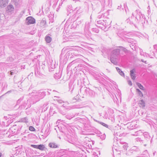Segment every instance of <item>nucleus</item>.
<instances>
[{
    "mask_svg": "<svg viewBox=\"0 0 157 157\" xmlns=\"http://www.w3.org/2000/svg\"><path fill=\"white\" fill-rule=\"evenodd\" d=\"M147 55L148 56H150V55H149V54H147Z\"/></svg>",
    "mask_w": 157,
    "mask_h": 157,
    "instance_id": "obj_50",
    "label": "nucleus"
},
{
    "mask_svg": "<svg viewBox=\"0 0 157 157\" xmlns=\"http://www.w3.org/2000/svg\"><path fill=\"white\" fill-rule=\"evenodd\" d=\"M21 101V99H19L17 101V104L16 105L15 107H17L18 105H19L18 109H24L25 108V104H24L23 103H22V104H21L20 105H19L20 104Z\"/></svg>",
    "mask_w": 157,
    "mask_h": 157,
    "instance_id": "obj_7",
    "label": "nucleus"
},
{
    "mask_svg": "<svg viewBox=\"0 0 157 157\" xmlns=\"http://www.w3.org/2000/svg\"><path fill=\"white\" fill-rule=\"evenodd\" d=\"M60 113L63 115H65L66 114V113L65 112H63L61 110L59 111Z\"/></svg>",
    "mask_w": 157,
    "mask_h": 157,
    "instance_id": "obj_36",
    "label": "nucleus"
},
{
    "mask_svg": "<svg viewBox=\"0 0 157 157\" xmlns=\"http://www.w3.org/2000/svg\"><path fill=\"white\" fill-rule=\"evenodd\" d=\"M31 146L35 148H38V145H33L32 144L31 145Z\"/></svg>",
    "mask_w": 157,
    "mask_h": 157,
    "instance_id": "obj_35",
    "label": "nucleus"
},
{
    "mask_svg": "<svg viewBox=\"0 0 157 157\" xmlns=\"http://www.w3.org/2000/svg\"><path fill=\"white\" fill-rule=\"evenodd\" d=\"M136 85L138 86L140 89L143 90H144V87L141 84L139 83H137Z\"/></svg>",
    "mask_w": 157,
    "mask_h": 157,
    "instance_id": "obj_23",
    "label": "nucleus"
},
{
    "mask_svg": "<svg viewBox=\"0 0 157 157\" xmlns=\"http://www.w3.org/2000/svg\"><path fill=\"white\" fill-rule=\"evenodd\" d=\"M35 19L33 17L29 16L26 18V23L28 25L35 23Z\"/></svg>",
    "mask_w": 157,
    "mask_h": 157,
    "instance_id": "obj_5",
    "label": "nucleus"
},
{
    "mask_svg": "<svg viewBox=\"0 0 157 157\" xmlns=\"http://www.w3.org/2000/svg\"><path fill=\"white\" fill-rule=\"evenodd\" d=\"M105 25H105V24H104V26H103L102 25H97V26L101 29H103L105 28Z\"/></svg>",
    "mask_w": 157,
    "mask_h": 157,
    "instance_id": "obj_30",
    "label": "nucleus"
},
{
    "mask_svg": "<svg viewBox=\"0 0 157 157\" xmlns=\"http://www.w3.org/2000/svg\"><path fill=\"white\" fill-rule=\"evenodd\" d=\"M11 122H11V120H8V123L9 124H10V123H11Z\"/></svg>",
    "mask_w": 157,
    "mask_h": 157,
    "instance_id": "obj_42",
    "label": "nucleus"
},
{
    "mask_svg": "<svg viewBox=\"0 0 157 157\" xmlns=\"http://www.w3.org/2000/svg\"><path fill=\"white\" fill-rule=\"evenodd\" d=\"M6 10L7 12H12L14 10V8L12 5H9L7 6Z\"/></svg>",
    "mask_w": 157,
    "mask_h": 157,
    "instance_id": "obj_9",
    "label": "nucleus"
},
{
    "mask_svg": "<svg viewBox=\"0 0 157 157\" xmlns=\"http://www.w3.org/2000/svg\"><path fill=\"white\" fill-rule=\"evenodd\" d=\"M60 120H58L57 121V122H58L59 121H60Z\"/></svg>",
    "mask_w": 157,
    "mask_h": 157,
    "instance_id": "obj_51",
    "label": "nucleus"
},
{
    "mask_svg": "<svg viewBox=\"0 0 157 157\" xmlns=\"http://www.w3.org/2000/svg\"><path fill=\"white\" fill-rule=\"evenodd\" d=\"M135 71V70L134 69H133L130 71V76L132 79L133 80H135L136 78L135 74L134 73V72Z\"/></svg>",
    "mask_w": 157,
    "mask_h": 157,
    "instance_id": "obj_12",
    "label": "nucleus"
},
{
    "mask_svg": "<svg viewBox=\"0 0 157 157\" xmlns=\"http://www.w3.org/2000/svg\"><path fill=\"white\" fill-rule=\"evenodd\" d=\"M37 147V149H39V150L41 151L44 150L46 148L44 145L43 144L38 145Z\"/></svg>",
    "mask_w": 157,
    "mask_h": 157,
    "instance_id": "obj_16",
    "label": "nucleus"
},
{
    "mask_svg": "<svg viewBox=\"0 0 157 157\" xmlns=\"http://www.w3.org/2000/svg\"><path fill=\"white\" fill-rule=\"evenodd\" d=\"M125 41L126 42H128L131 43V45L134 44H135L136 43V41L133 39H130L129 38H127L125 39Z\"/></svg>",
    "mask_w": 157,
    "mask_h": 157,
    "instance_id": "obj_11",
    "label": "nucleus"
},
{
    "mask_svg": "<svg viewBox=\"0 0 157 157\" xmlns=\"http://www.w3.org/2000/svg\"><path fill=\"white\" fill-rule=\"evenodd\" d=\"M116 69L118 73L122 76H124V74L123 72L121 71L118 67H116Z\"/></svg>",
    "mask_w": 157,
    "mask_h": 157,
    "instance_id": "obj_18",
    "label": "nucleus"
},
{
    "mask_svg": "<svg viewBox=\"0 0 157 157\" xmlns=\"http://www.w3.org/2000/svg\"><path fill=\"white\" fill-rule=\"evenodd\" d=\"M21 121L22 122L25 123H27L28 122V119L26 117L22 118Z\"/></svg>",
    "mask_w": 157,
    "mask_h": 157,
    "instance_id": "obj_25",
    "label": "nucleus"
},
{
    "mask_svg": "<svg viewBox=\"0 0 157 157\" xmlns=\"http://www.w3.org/2000/svg\"><path fill=\"white\" fill-rule=\"evenodd\" d=\"M141 130H140L137 131H136L135 132V133L134 134H131V135L132 136H138L140 134V133L141 132Z\"/></svg>",
    "mask_w": 157,
    "mask_h": 157,
    "instance_id": "obj_22",
    "label": "nucleus"
},
{
    "mask_svg": "<svg viewBox=\"0 0 157 157\" xmlns=\"http://www.w3.org/2000/svg\"><path fill=\"white\" fill-rule=\"evenodd\" d=\"M49 146L52 148H57V145L55 143H50L48 144Z\"/></svg>",
    "mask_w": 157,
    "mask_h": 157,
    "instance_id": "obj_17",
    "label": "nucleus"
},
{
    "mask_svg": "<svg viewBox=\"0 0 157 157\" xmlns=\"http://www.w3.org/2000/svg\"><path fill=\"white\" fill-rule=\"evenodd\" d=\"M126 13H127V11H126Z\"/></svg>",
    "mask_w": 157,
    "mask_h": 157,
    "instance_id": "obj_54",
    "label": "nucleus"
},
{
    "mask_svg": "<svg viewBox=\"0 0 157 157\" xmlns=\"http://www.w3.org/2000/svg\"><path fill=\"white\" fill-rule=\"evenodd\" d=\"M62 106H63V107H65V106H64V105H63Z\"/></svg>",
    "mask_w": 157,
    "mask_h": 157,
    "instance_id": "obj_49",
    "label": "nucleus"
},
{
    "mask_svg": "<svg viewBox=\"0 0 157 157\" xmlns=\"http://www.w3.org/2000/svg\"><path fill=\"white\" fill-rule=\"evenodd\" d=\"M128 84L129 85H130V86L132 85V82L131 81H130V80L128 81Z\"/></svg>",
    "mask_w": 157,
    "mask_h": 157,
    "instance_id": "obj_40",
    "label": "nucleus"
},
{
    "mask_svg": "<svg viewBox=\"0 0 157 157\" xmlns=\"http://www.w3.org/2000/svg\"><path fill=\"white\" fill-rule=\"evenodd\" d=\"M92 31L93 32L95 33H98L99 32V30L97 28H93L92 29Z\"/></svg>",
    "mask_w": 157,
    "mask_h": 157,
    "instance_id": "obj_28",
    "label": "nucleus"
},
{
    "mask_svg": "<svg viewBox=\"0 0 157 157\" xmlns=\"http://www.w3.org/2000/svg\"><path fill=\"white\" fill-rule=\"evenodd\" d=\"M134 44L131 45V44L130 45V46L132 48L133 50L135 49V46L133 45Z\"/></svg>",
    "mask_w": 157,
    "mask_h": 157,
    "instance_id": "obj_34",
    "label": "nucleus"
},
{
    "mask_svg": "<svg viewBox=\"0 0 157 157\" xmlns=\"http://www.w3.org/2000/svg\"><path fill=\"white\" fill-rule=\"evenodd\" d=\"M74 117V115L70 116V115H68L66 116L65 117L67 119L70 120L73 117Z\"/></svg>",
    "mask_w": 157,
    "mask_h": 157,
    "instance_id": "obj_26",
    "label": "nucleus"
},
{
    "mask_svg": "<svg viewBox=\"0 0 157 157\" xmlns=\"http://www.w3.org/2000/svg\"><path fill=\"white\" fill-rule=\"evenodd\" d=\"M121 8V6H118L117 7V9H120Z\"/></svg>",
    "mask_w": 157,
    "mask_h": 157,
    "instance_id": "obj_45",
    "label": "nucleus"
},
{
    "mask_svg": "<svg viewBox=\"0 0 157 157\" xmlns=\"http://www.w3.org/2000/svg\"><path fill=\"white\" fill-rule=\"evenodd\" d=\"M81 90H82V88H81V89H80V91H81Z\"/></svg>",
    "mask_w": 157,
    "mask_h": 157,
    "instance_id": "obj_53",
    "label": "nucleus"
},
{
    "mask_svg": "<svg viewBox=\"0 0 157 157\" xmlns=\"http://www.w3.org/2000/svg\"><path fill=\"white\" fill-rule=\"evenodd\" d=\"M73 107H74V108H82L81 107H80L79 106L77 105H74L73 106Z\"/></svg>",
    "mask_w": 157,
    "mask_h": 157,
    "instance_id": "obj_38",
    "label": "nucleus"
},
{
    "mask_svg": "<svg viewBox=\"0 0 157 157\" xmlns=\"http://www.w3.org/2000/svg\"><path fill=\"white\" fill-rule=\"evenodd\" d=\"M49 35H47L45 38V39L46 43H50L52 40V38L49 36Z\"/></svg>",
    "mask_w": 157,
    "mask_h": 157,
    "instance_id": "obj_13",
    "label": "nucleus"
},
{
    "mask_svg": "<svg viewBox=\"0 0 157 157\" xmlns=\"http://www.w3.org/2000/svg\"><path fill=\"white\" fill-rule=\"evenodd\" d=\"M8 74H9L11 75H14L15 73H16L15 72V71H11L10 72H8Z\"/></svg>",
    "mask_w": 157,
    "mask_h": 157,
    "instance_id": "obj_32",
    "label": "nucleus"
},
{
    "mask_svg": "<svg viewBox=\"0 0 157 157\" xmlns=\"http://www.w3.org/2000/svg\"><path fill=\"white\" fill-rule=\"evenodd\" d=\"M102 16L103 17H104V15H102L101 16H100V15H99V16H98V17L99 18H101V17Z\"/></svg>",
    "mask_w": 157,
    "mask_h": 157,
    "instance_id": "obj_43",
    "label": "nucleus"
},
{
    "mask_svg": "<svg viewBox=\"0 0 157 157\" xmlns=\"http://www.w3.org/2000/svg\"><path fill=\"white\" fill-rule=\"evenodd\" d=\"M120 48H121V49L123 50V51H124L125 53H127L128 52V50L127 49L123 47H120Z\"/></svg>",
    "mask_w": 157,
    "mask_h": 157,
    "instance_id": "obj_29",
    "label": "nucleus"
},
{
    "mask_svg": "<svg viewBox=\"0 0 157 157\" xmlns=\"http://www.w3.org/2000/svg\"><path fill=\"white\" fill-rule=\"evenodd\" d=\"M13 2L16 5H17L19 3H20V0H13Z\"/></svg>",
    "mask_w": 157,
    "mask_h": 157,
    "instance_id": "obj_27",
    "label": "nucleus"
},
{
    "mask_svg": "<svg viewBox=\"0 0 157 157\" xmlns=\"http://www.w3.org/2000/svg\"><path fill=\"white\" fill-rule=\"evenodd\" d=\"M90 23L89 22H86L85 24V26L84 29V32L85 34H87L89 35L90 33L89 32V29L90 28Z\"/></svg>",
    "mask_w": 157,
    "mask_h": 157,
    "instance_id": "obj_6",
    "label": "nucleus"
},
{
    "mask_svg": "<svg viewBox=\"0 0 157 157\" xmlns=\"http://www.w3.org/2000/svg\"><path fill=\"white\" fill-rule=\"evenodd\" d=\"M139 105L140 107L144 108L145 106V102L143 100H141L140 101Z\"/></svg>",
    "mask_w": 157,
    "mask_h": 157,
    "instance_id": "obj_20",
    "label": "nucleus"
},
{
    "mask_svg": "<svg viewBox=\"0 0 157 157\" xmlns=\"http://www.w3.org/2000/svg\"><path fill=\"white\" fill-rule=\"evenodd\" d=\"M136 91L137 92H138V94H139V95L140 97H143V94L140 91V90L138 89H136Z\"/></svg>",
    "mask_w": 157,
    "mask_h": 157,
    "instance_id": "obj_24",
    "label": "nucleus"
},
{
    "mask_svg": "<svg viewBox=\"0 0 157 157\" xmlns=\"http://www.w3.org/2000/svg\"><path fill=\"white\" fill-rule=\"evenodd\" d=\"M2 155V153L0 152V157H1Z\"/></svg>",
    "mask_w": 157,
    "mask_h": 157,
    "instance_id": "obj_48",
    "label": "nucleus"
},
{
    "mask_svg": "<svg viewBox=\"0 0 157 157\" xmlns=\"http://www.w3.org/2000/svg\"><path fill=\"white\" fill-rule=\"evenodd\" d=\"M145 16L141 13L139 10H136L132 13V16L127 19L125 22L130 25H135L139 22L143 24L144 23H145Z\"/></svg>",
    "mask_w": 157,
    "mask_h": 157,
    "instance_id": "obj_1",
    "label": "nucleus"
},
{
    "mask_svg": "<svg viewBox=\"0 0 157 157\" xmlns=\"http://www.w3.org/2000/svg\"><path fill=\"white\" fill-rule=\"evenodd\" d=\"M73 62H74V61H72V62H71V63H70L68 64V66H70V65H71V63H72Z\"/></svg>",
    "mask_w": 157,
    "mask_h": 157,
    "instance_id": "obj_46",
    "label": "nucleus"
},
{
    "mask_svg": "<svg viewBox=\"0 0 157 157\" xmlns=\"http://www.w3.org/2000/svg\"><path fill=\"white\" fill-rule=\"evenodd\" d=\"M57 101L59 103H62L63 102V101L61 100H57Z\"/></svg>",
    "mask_w": 157,
    "mask_h": 157,
    "instance_id": "obj_39",
    "label": "nucleus"
},
{
    "mask_svg": "<svg viewBox=\"0 0 157 157\" xmlns=\"http://www.w3.org/2000/svg\"><path fill=\"white\" fill-rule=\"evenodd\" d=\"M31 94L33 98H35L36 102L43 99L46 95V92L41 90L33 92Z\"/></svg>",
    "mask_w": 157,
    "mask_h": 157,
    "instance_id": "obj_2",
    "label": "nucleus"
},
{
    "mask_svg": "<svg viewBox=\"0 0 157 157\" xmlns=\"http://www.w3.org/2000/svg\"><path fill=\"white\" fill-rule=\"evenodd\" d=\"M43 106L44 107L45 106V104Z\"/></svg>",
    "mask_w": 157,
    "mask_h": 157,
    "instance_id": "obj_52",
    "label": "nucleus"
},
{
    "mask_svg": "<svg viewBox=\"0 0 157 157\" xmlns=\"http://www.w3.org/2000/svg\"><path fill=\"white\" fill-rule=\"evenodd\" d=\"M144 136L145 140L147 141H149L151 137L147 132H145L144 133Z\"/></svg>",
    "mask_w": 157,
    "mask_h": 157,
    "instance_id": "obj_14",
    "label": "nucleus"
},
{
    "mask_svg": "<svg viewBox=\"0 0 157 157\" xmlns=\"http://www.w3.org/2000/svg\"><path fill=\"white\" fill-rule=\"evenodd\" d=\"M104 24L106 25L104 21H97V25H102L103 26L104 25Z\"/></svg>",
    "mask_w": 157,
    "mask_h": 157,
    "instance_id": "obj_21",
    "label": "nucleus"
},
{
    "mask_svg": "<svg viewBox=\"0 0 157 157\" xmlns=\"http://www.w3.org/2000/svg\"><path fill=\"white\" fill-rule=\"evenodd\" d=\"M117 58H112V57H110V60L111 62L114 64H116L117 63L116 60Z\"/></svg>",
    "mask_w": 157,
    "mask_h": 157,
    "instance_id": "obj_19",
    "label": "nucleus"
},
{
    "mask_svg": "<svg viewBox=\"0 0 157 157\" xmlns=\"http://www.w3.org/2000/svg\"><path fill=\"white\" fill-rule=\"evenodd\" d=\"M85 91L86 94H89L91 96H94L95 95V92L93 90L90 89H87L86 88L84 87Z\"/></svg>",
    "mask_w": 157,
    "mask_h": 157,
    "instance_id": "obj_8",
    "label": "nucleus"
},
{
    "mask_svg": "<svg viewBox=\"0 0 157 157\" xmlns=\"http://www.w3.org/2000/svg\"><path fill=\"white\" fill-rule=\"evenodd\" d=\"M29 130L30 131H33L35 130V129L33 127L30 126L29 127Z\"/></svg>",
    "mask_w": 157,
    "mask_h": 157,
    "instance_id": "obj_33",
    "label": "nucleus"
},
{
    "mask_svg": "<svg viewBox=\"0 0 157 157\" xmlns=\"http://www.w3.org/2000/svg\"><path fill=\"white\" fill-rule=\"evenodd\" d=\"M128 147V145L127 144H125L123 145V148L124 149L127 150V148Z\"/></svg>",
    "mask_w": 157,
    "mask_h": 157,
    "instance_id": "obj_37",
    "label": "nucleus"
},
{
    "mask_svg": "<svg viewBox=\"0 0 157 157\" xmlns=\"http://www.w3.org/2000/svg\"><path fill=\"white\" fill-rule=\"evenodd\" d=\"M46 21L44 19H43L40 22V25L41 27H45V25L46 24Z\"/></svg>",
    "mask_w": 157,
    "mask_h": 157,
    "instance_id": "obj_15",
    "label": "nucleus"
},
{
    "mask_svg": "<svg viewBox=\"0 0 157 157\" xmlns=\"http://www.w3.org/2000/svg\"><path fill=\"white\" fill-rule=\"evenodd\" d=\"M19 132V128L16 125H14L10 128L8 131V132L10 133V135H11V136L18 133Z\"/></svg>",
    "mask_w": 157,
    "mask_h": 157,
    "instance_id": "obj_3",
    "label": "nucleus"
},
{
    "mask_svg": "<svg viewBox=\"0 0 157 157\" xmlns=\"http://www.w3.org/2000/svg\"><path fill=\"white\" fill-rule=\"evenodd\" d=\"M141 61H142V62H144L145 63H147V61H144L143 59H141Z\"/></svg>",
    "mask_w": 157,
    "mask_h": 157,
    "instance_id": "obj_41",
    "label": "nucleus"
},
{
    "mask_svg": "<svg viewBox=\"0 0 157 157\" xmlns=\"http://www.w3.org/2000/svg\"><path fill=\"white\" fill-rule=\"evenodd\" d=\"M100 124L102 125L103 126L105 127L108 128V125L102 122H101L100 123Z\"/></svg>",
    "mask_w": 157,
    "mask_h": 157,
    "instance_id": "obj_31",
    "label": "nucleus"
},
{
    "mask_svg": "<svg viewBox=\"0 0 157 157\" xmlns=\"http://www.w3.org/2000/svg\"><path fill=\"white\" fill-rule=\"evenodd\" d=\"M8 3V0H0V7H5Z\"/></svg>",
    "mask_w": 157,
    "mask_h": 157,
    "instance_id": "obj_10",
    "label": "nucleus"
},
{
    "mask_svg": "<svg viewBox=\"0 0 157 157\" xmlns=\"http://www.w3.org/2000/svg\"><path fill=\"white\" fill-rule=\"evenodd\" d=\"M120 50L116 49L112 51L111 53V56L112 58H118L120 55Z\"/></svg>",
    "mask_w": 157,
    "mask_h": 157,
    "instance_id": "obj_4",
    "label": "nucleus"
},
{
    "mask_svg": "<svg viewBox=\"0 0 157 157\" xmlns=\"http://www.w3.org/2000/svg\"><path fill=\"white\" fill-rule=\"evenodd\" d=\"M4 118L6 120H7V117H6V116H5L4 117Z\"/></svg>",
    "mask_w": 157,
    "mask_h": 157,
    "instance_id": "obj_47",
    "label": "nucleus"
},
{
    "mask_svg": "<svg viewBox=\"0 0 157 157\" xmlns=\"http://www.w3.org/2000/svg\"><path fill=\"white\" fill-rule=\"evenodd\" d=\"M94 120L95 121H96V122L100 124V123L101 122H100V121H97V120Z\"/></svg>",
    "mask_w": 157,
    "mask_h": 157,
    "instance_id": "obj_44",
    "label": "nucleus"
}]
</instances>
